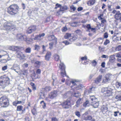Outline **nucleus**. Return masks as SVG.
I'll list each match as a JSON object with an SVG mask.
<instances>
[{"instance_id": "f257e3e1", "label": "nucleus", "mask_w": 121, "mask_h": 121, "mask_svg": "<svg viewBox=\"0 0 121 121\" xmlns=\"http://www.w3.org/2000/svg\"><path fill=\"white\" fill-rule=\"evenodd\" d=\"M19 10V7L16 4L10 5L8 8L7 12L8 13L12 15H14L18 13Z\"/></svg>"}, {"instance_id": "f03ea898", "label": "nucleus", "mask_w": 121, "mask_h": 121, "mask_svg": "<svg viewBox=\"0 0 121 121\" xmlns=\"http://www.w3.org/2000/svg\"><path fill=\"white\" fill-rule=\"evenodd\" d=\"M9 79L5 75L1 76L0 77V86H3V88H4L9 83Z\"/></svg>"}, {"instance_id": "7ed1b4c3", "label": "nucleus", "mask_w": 121, "mask_h": 121, "mask_svg": "<svg viewBox=\"0 0 121 121\" xmlns=\"http://www.w3.org/2000/svg\"><path fill=\"white\" fill-rule=\"evenodd\" d=\"M4 29L7 31H14L15 29V27L11 23L6 22L4 25Z\"/></svg>"}, {"instance_id": "20e7f679", "label": "nucleus", "mask_w": 121, "mask_h": 121, "mask_svg": "<svg viewBox=\"0 0 121 121\" xmlns=\"http://www.w3.org/2000/svg\"><path fill=\"white\" fill-rule=\"evenodd\" d=\"M9 104V101L6 97H2L0 98V105L1 107L5 108L8 107Z\"/></svg>"}, {"instance_id": "39448f33", "label": "nucleus", "mask_w": 121, "mask_h": 121, "mask_svg": "<svg viewBox=\"0 0 121 121\" xmlns=\"http://www.w3.org/2000/svg\"><path fill=\"white\" fill-rule=\"evenodd\" d=\"M90 98L91 100V102L92 103V105L93 107L94 108H98L99 106V104L97 98H95L94 95L90 96Z\"/></svg>"}, {"instance_id": "423d86ee", "label": "nucleus", "mask_w": 121, "mask_h": 121, "mask_svg": "<svg viewBox=\"0 0 121 121\" xmlns=\"http://www.w3.org/2000/svg\"><path fill=\"white\" fill-rule=\"evenodd\" d=\"M60 64L59 68L61 69L60 73L61 75L64 77V76H66V73L65 70V66L64 64L61 62L60 60Z\"/></svg>"}, {"instance_id": "0eeeda50", "label": "nucleus", "mask_w": 121, "mask_h": 121, "mask_svg": "<svg viewBox=\"0 0 121 121\" xmlns=\"http://www.w3.org/2000/svg\"><path fill=\"white\" fill-rule=\"evenodd\" d=\"M105 91H104V95L105 97H108L111 96L112 95V90L111 88H105Z\"/></svg>"}, {"instance_id": "6e6552de", "label": "nucleus", "mask_w": 121, "mask_h": 121, "mask_svg": "<svg viewBox=\"0 0 121 121\" xmlns=\"http://www.w3.org/2000/svg\"><path fill=\"white\" fill-rule=\"evenodd\" d=\"M112 77V74L109 73L106 74L104 77L103 81V83L108 82L110 81Z\"/></svg>"}, {"instance_id": "1a4fd4ad", "label": "nucleus", "mask_w": 121, "mask_h": 121, "mask_svg": "<svg viewBox=\"0 0 121 121\" xmlns=\"http://www.w3.org/2000/svg\"><path fill=\"white\" fill-rule=\"evenodd\" d=\"M37 29L36 26L35 25H31L28 29L27 33V34H30L35 31Z\"/></svg>"}, {"instance_id": "9d476101", "label": "nucleus", "mask_w": 121, "mask_h": 121, "mask_svg": "<svg viewBox=\"0 0 121 121\" xmlns=\"http://www.w3.org/2000/svg\"><path fill=\"white\" fill-rule=\"evenodd\" d=\"M16 54L17 57L19 58L20 59H23L26 57L24 54L20 51H17Z\"/></svg>"}, {"instance_id": "9b49d317", "label": "nucleus", "mask_w": 121, "mask_h": 121, "mask_svg": "<svg viewBox=\"0 0 121 121\" xmlns=\"http://www.w3.org/2000/svg\"><path fill=\"white\" fill-rule=\"evenodd\" d=\"M17 37L18 39L20 41H25L26 40V36L21 34H18Z\"/></svg>"}, {"instance_id": "f8f14e48", "label": "nucleus", "mask_w": 121, "mask_h": 121, "mask_svg": "<svg viewBox=\"0 0 121 121\" xmlns=\"http://www.w3.org/2000/svg\"><path fill=\"white\" fill-rule=\"evenodd\" d=\"M70 104V102L68 101H65L60 104V105L62 106V107L65 109L69 108Z\"/></svg>"}, {"instance_id": "ddd939ff", "label": "nucleus", "mask_w": 121, "mask_h": 121, "mask_svg": "<svg viewBox=\"0 0 121 121\" xmlns=\"http://www.w3.org/2000/svg\"><path fill=\"white\" fill-rule=\"evenodd\" d=\"M57 92L56 91L51 92L49 94V98L51 99L54 98L57 96Z\"/></svg>"}, {"instance_id": "4468645a", "label": "nucleus", "mask_w": 121, "mask_h": 121, "mask_svg": "<svg viewBox=\"0 0 121 121\" xmlns=\"http://www.w3.org/2000/svg\"><path fill=\"white\" fill-rule=\"evenodd\" d=\"M9 49L10 50L13 51H18L19 50L21 49H24V48L20 47L13 46L9 47Z\"/></svg>"}, {"instance_id": "2eb2a0df", "label": "nucleus", "mask_w": 121, "mask_h": 121, "mask_svg": "<svg viewBox=\"0 0 121 121\" xmlns=\"http://www.w3.org/2000/svg\"><path fill=\"white\" fill-rule=\"evenodd\" d=\"M69 24L71 26L73 27H77L80 25V22H70Z\"/></svg>"}, {"instance_id": "dca6fc26", "label": "nucleus", "mask_w": 121, "mask_h": 121, "mask_svg": "<svg viewBox=\"0 0 121 121\" xmlns=\"http://www.w3.org/2000/svg\"><path fill=\"white\" fill-rule=\"evenodd\" d=\"M45 34L43 33L42 34H40L39 35H36L35 38L34 39V40H40L41 39V37L44 36L45 35Z\"/></svg>"}, {"instance_id": "f3484780", "label": "nucleus", "mask_w": 121, "mask_h": 121, "mask_svg": "<svg viewBox=\"0 0 121 121\" xmlns=\"http://www.w3.org/2000/svg\"><path fill=\"white\" fill-rule=\"evenodd\" d=\"M20 68L18 65H15L12 67L11 69L14 70L16 72L18 73V71L20 69Z\"/></svg>"}, {"instance_id": "a211bd4d", "label": "nucleus", "mask_w": 121, "mask_h": 121, "mask_svg": "<svg viewBox=\"0 0 121 121\" xmlns=\"http://www.w3.org/2000/svg\"><path fill=\"white\" fill-rule=\"evenodd\" d=\"M51 52H48L45 56V60L47 61L49 60L51 58Z\"/></svg>"}, {"instance_id": "6ab92c4d", "label": "nucleus", "mask_w": 121, "mask_h": 121, "mask_svg": "<svg viewBox=\"0 0 121 121\" xmlns=\"http://www.w3.org/2000/svg\"><path fill=\"white\" fill-rule=\"evenodd\" d=\"M115 55H111L109 57V61L111 63H113L115 61L116 59Z\"/></svg>"}, {"instance_id": "aec40b11", "label": "nucleus", "mask_w": 121, "mask_h": 121, "mask_svg": "<svg viewBox=\"0 0 121 121\" xmlns=\"http://www.w3.org/2000/svg\"><path fill=\"white\" fill-rule=\"evenodd\" d=\"M103 76L102 75H100L96 79L95 81V82L97 84H98L101 81L102 78Z\"/></svg>"}, {"instance_id": "412c9836", "label": "nucleus", "mask_w": 121, "mask_h": 121, "mask_svg": "<svg viewBox=\"0 0 121 121\" xmlns=\"http://www.w3.org/2000/svg\"><path fill=\"white\" fill-rule=\"evenodd\" d=\"M48 39L50 41L53 40L54 42L56 43L57 42L56 38L54 35H51L49 36L48 37Z\"/></svg>"}, {"instance_id": "4be33fe9", "label": "nucleus", "mask_w": 121, "mask_h": 121, "mask_svg": "<svg viewBox=\"0 0 121 121\" xmlns=\"http://www.w3.org/2000/svg\"><path fill=\"white\" fill-rule=\"evenodd\" d=\"M83 120L86 121H90L92 119V116L90 115H88L85 117H84L82 118Z\"/></svg>"}, {"instance_id": "5701e85b", "label": "nucleus", "mask_w": 121, "mask_h": 121, "mask_svg": "<svg viewBox=\"0 0 121 121\" xmlns=\"http://www.w3.org/2000/svg\"><path fill=\"white\" fill-rule=\"evenodd\" d=\"M72 83L73 85L76 84L75 82L73 81H71L69 80L68 79L66 80V83L67 85H69L70 83Z\"/></svg>"}, {"instance_id": "b1692460", "label": "nucleus", "mask_w": 121, "mask_h": 121, "mask_svg": "<svg viewBox=\"0 0 121 121\" xmlns=\"http://www.w3.org/2000/svg\"><path fill=\"white\" fill-rule=\"evenodd\" d=\"M95 88L92 87L90 88L89 90H86L84 92V94H88L91 93V91L94 90V88Z\"/></svg>"}, {"instance_id": "393cba45", "label": "nucleus", "mask_w": 121, "mask_h": 121, "mask_svg": "<svg viewBox=\"0 0 121 121\" xmlns=\"http://www.w3.org/2000/svg\"><path fill=\"white\" fill-rule=\"evenodd\" d=\"M108 108L106 106L103 105L101 108V109L103 113L106 112L108 110Z\"/></svg>"}, {"instance_id": "a878e982", "label": "nucleus", "mask_w": 121, "mask_h": 121, "mask_svg": "<svg viewBox=\"0 0 121 121\" xmlns=\"http://www.w3.org/2000/svg\"><path fill=\"white\" fill-rule=\"evenodd\" d=\"M95 2V0H90L88 1L87 2V4L89 6L93 5Z\"/></svg>"}, {"instance_id": "bb28decb", "label": "nucleus", "mask_w": 121, "mask_h": 121, "mask_svg": "<svg viewBox=\"0 0 121 121\" xmlns=\"http://www.w3.org/2000/svg\"><path fill=\"white\" fill-rule=\"evenodd\" d=\"M74 86H75L74 88L77 90L81 89L83 87V85H82L80 84L77 85L76 84Z\"/></svg>"}, {"instance_id": "cd10ccee", "label": "nucleus", "mask_w": 121, "mask_h": 121, "mask_svg": "<svg viewBox=\"0 0 121 121\" xmlns=\"http://www.w3.org/2000/svg\"><path fill=\"white\" fill-rule=\"evenodd\" d=\"M26 53H30L31 52V48L30 47L26 48L24 51Z\"/></svg>"}, {"instance_id": "c85d7f7f", "label": "nucleus", "mask_w": 121, "mask_h": 121, "mask_svg": "<svg viewBox=\"0 0 121 121\" xmlns=\"http://www.w3.org/2000/svg\"><path fill=\"white\" fill-rule=\"evenodd\" d=\"M81 96L80 92H75L73 94V96L76 97V98L79 97Z\"/></svg>"}, {"instance_id": "c756f323", "label": "nucleus", "mask_w": 121, "mask_h": 121, "mask_svg": "<svg viewBox=\"0 0 121 121\" xmlns=\"http://www.w3.org/2000/svg\"><path fill=\"white\" fill-rule=\"evenodd\" d=\"M68 9V7L65 5H64L61 7V8L60 9V11H62L67 10Z\"/></svg>"}, {"instance_id": "7c9ffc66", "label": "nucleus", "mask_w": 121, "mask_h": 121, "mask_svg": "<svg viewBox=\"0 0 121 121\" xmlns=\"http://www.w3.org/2000/svg\"><path fill=\"white\" fill-rule=\"evenodd\" d=\"M89 101L88 100H86L85 102L84 103L83 106L85 107H86L89 106Z\"/></svg>"}, {"instance_id": "2f4dec72", "label": "nucleus", "mask_w": 121, "mask_h": 121, "mask_svg": "<svg viewBox=\"0 0 121 121\" xmlns=\"http://www.w3.org/2000/svg\"><path fill=\"white\" fill-rule=\"evenodd\" d=\"M121 15V13L120 14L116 13L114 16L115 18L117 20H118L119 19L120 16Z\"/></svg>"}, {"instance_id": "473e14b6", "label": "nucleus", "mask_w": 121, "mask_h": 121, "mask_svg": "<svg viewBox=\"0 0 121 121\" xmlns=\"http://www.w3.org/2000/svg\"><path fill=\"white\" fill-rule=\"evenodd\" d=\"M113 112L114 113L113 115L115 117L117 116L118 114H119V115H121V112H120L119 111H118L114 112Z\"/></svg>"}, {"instance_id": "72a5a7b5", "label": "nucleus", "mask_w": 121, "mask_h": 121, "mask_svg": "<svg viewBox=\"0 0 121 121\" xmlns=\"http://www.w3.org/2000/svg\"><path fill=\"white\" fill-rule=\"evenodd\" d=\"M55 60L56 61L58 60L60 58L59 56L57 54H55L53 56Z\"/></svg>"}, {"instance_id": "f704fd0d", "label": "nucleus", "mask_w": 121, "mask_h": 121, "mask_svg": "<svg viewBox=\"0 0 121 121\" xmlns=\"http://www.w3.org/2000/svg\"><path fill=\"white\" fill-rule=\"evenodd\" d=\"M71 36V34H70L66 33L64 36V38L65 39H67Z\"/></svg>"}, {"instance_id": "c9c22d12", "label": "nucleus", "mask_w": 121, "mask_h": 121, "mask_svg": "<svg viewBox=\"0 0 121 121\" xmlns=\"http://www.w3.org/2000/svg\"><path fill=\"white\" fill-rule=\"evenodd\" d=\"M77 38V36H74L72 37V38L70 39H69V41L71 42L73 41L76 40Z\"/></svg>"}, {"instance_id": "e433bc0d", "label": "nucleus", "mask_w": 121, "mask_h": 121, "mask_svg": "<svg viewBox=\"0 0 121 121\" xmlns=\"http://www.w3.org/2000/svg\"><path fill=\"white\" fill-rule=\"evenodd\" d=\"M34 50H37V51H38L39 50L40 47V46L38 45H35L34 47Z\"/></svg>"}, {"instance_id": "4c0bfd02", "label": "nucleus", "mask_w": 121, "mask_h": 121, "mask_svg": "<svg viewBox=\"0 0 121 121\" xmlns=\"http://www.w3.org/2000/svg\"><path fill=\"white\" fill-rule=\"evenodd\" d=\"M23 108V107L21 106H18L17 107V111H21Z\"/></svg>"}, {"instance_id": "58836bf2", "label": "nucleus", "mask_w": 121, "mask_h": 121, "mask_svg": "<svg viewBox=\"0 0 121 121\" xmlns=\"http://www.w3.org/2000/svg\"><path fill=\"white\" fill-rule=\"evenodd\" d=\"M96 41L100 42L101 44L102 43L103 41V39L102 38H98L96 40Z\"/></svg>"}, {"instance_id": "ea45409f", "label": "nucleus", "mask_w": 121, "mask_h": 121, "mask_svg": "<svg viewBox=\"0 0 121 121\" xmlns=\"http://www.w3.org/2000/svg\"><path fill=\"white\" fill-rule=\"evenodd\" d=\"M76 115L78 117H80L81 116L80 113L79 111H77L75 112Z\"/></svg>"}, {"instance_id": "a19ab883", "label": "nucleus", "mask_w": 121, "mask_h": 121, "mask_svg": "<svg viewBox=\"0 0 121 121\" xmlns=\"http://www.w3.org/2000/svg\"><path fill=\"white\" fill-rule=\"evenodd\" d=\"M62 43H64L65 45H68L71 43L69 42L68 41L66 40L62 41Z\"/></svg>"}, {"instance_id": "79ce46f5", "label": "nucleus", "mask_w": 121, "mask_h": 121, "mask_svg": "<svg viewBox=\"0 0 121 121\" xmlns=\"http://www.w3.org/2000/svg\"><path fill=\"white\" fill-rule=\"evenodd\" d=\"M81 99L80 98H79L77 101L76 102V103L77 104V105H76V106L77 107H78V105L80 104V102L81 101Z\"/></svg>"}, {"instance_id": "37998d69", "label": "nucleus", "mask_w": 121, "mask_h": 121, "mask_svg": "<svg viewBox=\"0 0 121 121\" xmlns=\"http://www.w3.org/2000/svg\"><path fill=\"white\" fill-rule=\"evenodd\" d=\"M116 50L117 51H119L121 50V45L118 46L116 48Z\"/></svg>"}, {"instance_id": "c03bdc74", "label": "nucleus", "mask_w": 121, "mask_h": 121, "mask_svg": "<svg viewBox=\"0 0 121 121\" xmlns=\"http://www.w3.org/2000/svg\"><path fill=\"white\" fill-rule=\"evenodd\" d=\"M61 5L60 4H59L58 3H57L55 5V9H57L58 8H61Z\"/></svg>"}, {"instance_id": "a18cd8bd", "label": "nucleus", "mask_w": 121, "mask_h": 121, "mask_svg": "<svg viewBox=\"0 0 121 121\" xmlns=\"http://www.w3.org/2000/svg\"><path fill=\"white\" fill-rule=\"evenodd\" d=\"M74 32L78 35H79L82 32L80 30L78 29L76 30Z\"/></svg>"}, {"instance_id": "49530a36", "label": "nucleus", "mask_w": 121, "mask_h": 121, "mask_svg": "<svg viewBox=\"0 0 121 121\" xmlns=\"http://www.w3.org/2000/svg\"><path fill=\"white\" fill-rule=\"evenodd\" d=\"M22 103V101H17V102L13 103V104L14 105H16L18 104H20Z\"/></svg>"}, {"instance_id": "de8ad7c7", "label": "nucleus", "mask_w": 121, "mask_h": 121, "mask_svg": "<svg viewBox=\"0 0 121 121\" xmlns=\"http://www.w3.org/2000/svg\"><path fill=\"white\" fill-rule=\"evenodd\" d=\"M51 88L49 86H46L45 88V90L46 91H49L51 89Z\"/></svg>"}, {"instance_id": "09e8293b", "label": "nucleus", "mask_w": 121, "mask_h": 121, "mask_svg": "<svg viewBox=\"0 0 121 121\" xmlns=\"http://www.w3.org/2000/svg\"><path fill=\"white\" fill-rule=\"evenodd\" d=\"M43 103V108H45L46 107V104L43 101H41L40 102V103L41 104Z\"/></svg>"}, {"instance_id": "8fccbe9b", "label": "nucleus", "mask_w": 121, "mask_h": 121, "mask_svg": "<svg viewBox=\"0 0 121 121\" xmlns=\"http://www.w3.org/2000/svg\"><path fill=\"white\" fill-rule=\"evenodd\" d=\"M70 8V9L73 10V11H74L76 9V8L74 7L73 5L71 6Z\"/></svg>"}, {"instance_id": "3c124183", "label": "nucleus", "mask_w": 121, "mask_h": 121, "mask_svg": "<svg viewBox=\"0 0 121 121\" xmlns=\"http://www.w3.org/2000/svg\"><path fill=\"white\" fill-rule=\"evenodd\" d=\"M110 42L109 41V40L106 39V40L105 41L104 43V45H107L108 43H109Z\"/></svg>"}, {"instance_id": "603ef678", "label": "nucleus", "mask_w": 121, "mask_h": 121, "mask_svg": "<svg viewBox=\"0 0 121 121\" xmlns=\"http://www.w3.org/2000/svg\"><path fill=\"white\" fill-rule=\"evenodd\" d=\"M91 63L93 64L94 66H96L97 64V62L95 60H94L91 62Z\"/></svg>"}, {"instance_id": "864d4df0", "label": "nucleus", "mask_w": 121, "mask_h": 121, "mask_svg": "<svg viewBox=\"0 0 121 121\" xmlns=\"http://www.w3.org/2000/svg\"><path fill=\"white\" fill-rule=\"evenodd\" d=\"M115 98L121 101V96L120 95H117L115 97Z\"/></svg>"}, {"instance_id": "5fc2aeb1", "label": "nucleus", "mask_w": 121, "mask_h": 121, "mask_svg": "<svg viewBox=\"0 0 121 121\" xmlns=\"http://www.w3.org/2000/svg\"><path fill=\"white\" fill-rule=\"evenodd\" d=\"M101 57L103 58L108 59V55H103L101 56Z\"/></svg>"}, {"instance_id": "6e6d98bb", "label": "nucleus", "mask_w": 121, "mask_h": 121, "mask_svg": "<svg viewBox=\"0 0 121 121\" xmlns=\"http://www.w3.org/2000/svg\"><path fill=\"white\" fill-rule=\"evenodd\" d=\"M86 27L87 28V29H88V30H90L91 28V25L90 24H87L86 25Z\"/></svg>"}, {"instance_id": "4d7b16f0", "label": "nucleus", "mask_w": 121, "mask_h": 121, "mask_svg": "<svg viewBox=\"0 0 121 121\" xmlns=\"http://www.w3.org/2000/svg\"><path fill=\"white\" fill-rule=\"evenodd\" d=\"M108 37V35L107 33L105 32L104 35V38H107Z\"/></svg>"}, {"instance_id": "13d9d810", "label": "nucleus", "mask_w": 121, "mask_h": 121, "mask_svg": "<svg viewBox=\"0 0 121 121\" xmlns=\"http://www.w3.org/2000/svg\"><path fill=\"white\" fill-rule=\"evenodd\" d=\"M53 42H51V43H50L49 44V48L50 49H52L53 47Z\"/></svg>"}, {"instance_id": "bf43d9fd", "label": "nucleus", "mask_w": 121, "mask_h": 121, "mask_svg": "<svg viewBox=\"0 0 121 121\" xmlns=\"http://www.w3.org/2000/svg\"><path fill=\"white\" fill-rule=\"evenodd\" d=\"M81 60H86L87 59V57L86 56H85L83 57H82L81 58Z\"/></svg>"}, {"instance_id": "052dcab7", "label": "nucleus", "mask_w": 121, "mask_h": 121, "mask_svg": "<svg viewBox=\"0 0 121 121\" xmlns=\"http://www.w3.org/2000/svg\"><path fill=\"white\" fill-rule=\"evenodd\" d=\"M68 93H65L64 95H63V98H65L68 97Z\"/></svg>"}, {"instance_id": "680f3d73", "label": "nucleus", "mask_w": 121, "mask_h": 121, "mask_svg": "<svg viewBox=\"0 0 121 121\" xmlns=\"http://www.w3.org/2000/svg\"><path fill=\"white\" fill-rule=\"evenodd\" d=\"M7 60L5 59H3L2 60L0 61V62L1 63H4L7 62Z\"/></svg>"}, {"instance_id": "e2e57ef3", "label": "nucleus", "mask_w": 121, "mask_h": 121, "mask_svg": "<svg viewBox=\"0 0 121 121\" xmlns=\"http://www.w3.org/2000/svg\"><path fill=\"white\" fill-rule=\"evenodd\" d=\"M58 119L56 117H52V121H58Z\"/></svg>"}, {"instance_id": "0e129e2a", "label": "nucleus", "mask_w": 121, "mask_h": 121, "mask_svg": "<svg viewBox=\"0 0 121 121\" xmlns=\"http://www.w3.org/2000/svg\"><path fill=\"white\" fill-rule=\"evenodd\" d=\"M88 114V113L87 112H85L84 114H83L82 116V118H84V117H85L86 116H87V115Z\"/></svg>"}, {"instance_id": "69168bd1", "label": "nucleus", "mask_w": 121, "mask_h": 121, "mask_svg": "<svg viewBox=\"0 0 121 121\" xmlns=\"http://www.w3.org/2000/svg\"><path fill=\"white\" fill-rule=\"evenodd\" d=\"M34 56V53H31L30 55V56L29 57L30 59H34V58H33V57Z\"/></svg>"}, {"instance_id": "338daca9", "label": "nucleus", "mask_w": 121, "mask_h": 121, "mask_svg": "<svg viewBox=\"0 0 121 121\" xmlns=\"http://www.w3.org/2000/svg\"><path fill=\"white\" fill-rule=\"evenodd\" d=\"M7 66L5 65L2 67V69L3 70H6L7 68Z\"/></svg>"}, {"instance_id": "774afa93", "label": "nucleus", "mask_w": 121, "mask_h": 121, "mask_svg": "<svg viewBox=\"0 0 121 121\" xmlns=\"http://www.w3.org/2000/svg\"><path fill=\"white\" fill-rule=\"evenodd\" d=\"M116 56L117 57L121 58V53L120 54L117 53Z\"/></svg>"}]
</instances>
